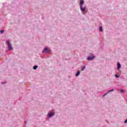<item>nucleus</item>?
<instances>
[{"label": "nucleus", "mask_w": 127, "mask_h": 127, "mask_svg": "<svg viewBox=\"0 0 127 127\" xmlns=\"http://www.w3.org/2000/svg\"><path fill=\"white\" fill-rule=\"evenodd\" d=\"M84 2L85 1H84V0H80L79 7L83 14H85V13H86V7H83V5L84 4Z\"/></svg>", "instance_id": "1"}, {"label": "nucleus", "mask_w": 127, "mask_h": 127, "mask_svg": "<svg viewBox=\"0 0 127 127\" xmlns=\"http://www.w3.org/2000/svg\"><path fill=\"white\" fill-rule=\"evenodd\" d=\"M7 45V49L8 51H11L12 49H13V47L11 46V44H10V41L7 40L6 41Z\"/></svg>", "instance_id": "2"}, {"label": "nucleus", "mask_w": 127, "mask_h": 127, "mask_svg": "<svg viewBox=\"0 0 127 127\" xmlns=\"http://www.w3.org/2000/svg\"><path fill=\"white\" fill-rule=\"evenodd\" d=\"M51 49L50 48H48L47 47H45L43 50L42 52V53H51Z\"/></svg>", "instance_id": "3"}, {"label": "nucleus", "mask_w": 127, "mask_h": 127, "mask_svg": "<svg viewBox=\"0 0 127 127\" xmlns=\"http://www.w3.org/2000/svg\"><path fill=\"white\" fill-rule=\"evenodd\" d=\"M48 116L49 118V119H51V118H53L54 116H55V112L54 110H52L51 112H49L48 113Z\"/></svg>", "instance_id": "4"}, {"label": "nucleus", "mask_w": 127, "mask_h": 127, "mask_svg": "<svg viewBox=\"0 0 127 127\" xmlns=\"http://www.w3.org/2000/svg\"><path fill=\"white\" fill-rule=\"evenodd\" d=\"M95 59V56L94 55L92 54V56H89L86 58L87 61H92Z\"/></svg>", "instance_id": "5"}, {"label": "nucleus", "mask_w": 127, "mask_h": 127, "mask_svg": "<svg viewBox=\"0 0 127 127\" xmlns=\"http://www.w3.org/2000/svg\"><path fill=\"white\" fill-rule=\"evenodd\" d=\"M122 67V65H121V64L120 63L118 62L117 63V69L120 70Z\"/></svg>", "instance_id": "6"}, {"label": "nucleus", "mask_w": 127, "mask_h": 127, "mask_svg": "<svg viewBox=\"0 0 127 127\" xmlns=\"http://www.w3.org/2000/svg\"><path fill=\"white\" fill-rule=\"evenodd\" d=\"M80 71H77V72L75 74V76L76 77H78L79 76V75H80Z\"/></svg>", "instance_id": "7"}, {"label": "nucleus", "mask_w": 127, "mask_h": 127, "mask_svg": "<svg viewBox=\"0 0 127 127\" xmlns=\"http://www.w3.org/2000/svg\"><path fill=\"white\" fill-rule=\"evenodd\" d=\"M86 69V66L84 65L81 67V71H84Z\"/></svg>", "instance_id": "8"}, {"label": "nucleus", "mask_w": 127, "mask_h": 127, "mask_svg": "<svg viewBox=\"0 0 127 127\" xmlns=\"http://www.w3.org/2000/svg\"><path fill=\"white\" fill-rule=\"evenodd\" d=\"M38 68V65H34L33 67V69L34 70H36V69H37Z\"/></svg>", "instance_id": "9"}, {"label": "nucleus", "mask_w": 127, "mask_h": 127, "mask_svg": "<svg viewBox=\"0 0 127 127\" xmlns=\"http://www.w3.org/2000/svg\"><path fill=\"white\" fill-rule=\"evenodd\" d=\"M99 31H100L101 32H102V31H103V27H102V26L100 27Z\"/></svg>", "instance_id": "10"}, {"label": "nucleus", "mask_w": 127, "mask_h": 127, "mask_svg": "<svg viewBox=\"0 0 127 127\" xmlns=\"http://www.w3.org/2000/svg\"><path fill=\"white\" fill-rule=\"evenodd\" d=\"M114 91H115V90L114 89H112L110 90H109L107 93H108V94H109V93H111V92H114Z\"/></svg>", "instance_id": "11"}, {"label": "nucleus", "mask_w": 127, "mask_h": 127, "mask_svg": "<svg viewBox=\"0 0 127 127\" xmlns=\"http://www.w3.org/2000/svg\"><path fill=\"white\" fill-rule=\"evenodd\" d=\"M0 33H1V34H3L4 33V31L3 30H1L0 31Z\"/></svg>", "instance_id": "12"}, {"label": "nucleus", "mask_w": 127, "mask_h": 127, "mask_svg": "<svg viewBox=\"0 0 127 127\" xmlns=\"http://www.w3.org/2000/svg\"><path fill=\"white\" fill-rule=\"evenodd\" d=\"M108 93H106V94H105L104 95H103L102 96V97L104 98V97H106V95H108Z\"/></svg>", "instance_id": "13"}, {"label": "nucleus", "mask_w": 127, "mask_h": 127, "mask_svg": "<svg viewBox=\"0 0 127 127\" xmlns=\"http://www.w3.org/2000/svg\"><path fill=\"white\" fill-rule=\"evenodd\" d=\"M120 91L121 92V93H125V90H123V89H121L120 90Z\"/></svg>", "instance_id": "14"}, {"label": "nucleus", "mask_w": 127, "mask_h": 127, "mask_svg": "<svg viewBox=\"0 0 127 127\" xmlns=\"http://www.w3.org/2000/svg\"><path fill=\"white\" fill-rule=\"evenodd\" d=\"M115 77H116V78H119L120 76H119V75H118V74H115Z\"/></svg>", "instance_id": "15"}, {"label": "nucleus", "mask_w": 127, "mask_h": 127, "mask_svg": "<svg viewBox=\"0 0 127 127\" xmlns=\"http://www.w3.org/2000/svg\"><path fill=\"white\" fill-rule=\"evenodd\" d=\"M124 124H127V119L124 121Z\"/></svg>", "instance_id": "16"}, {"label": "nucleus", "mask_w": 127, "mask_h": 127, "mask_svg": "<svg viewBox=\"0 0 127 127\" xmlns=\"http://www.w3.org/2000/svg\"><path fill=\"white\" fill-rule=\"evenodd\" d=\"M27 124V121H25V124L26 125Z\"/></svg>", "instance_id": "17"}, {"label": "nucleus", "mask_w": 127, "mask_h": 127, "mask_svg": "<svg viewBox=\"0 0 127 127\" xmlns=\"http://www.w3.org/2000/svg\"><path fill=\"white\" fill-rule=\"evenodd\" d=\"M1 84H5V82H2Z\"/></svg>", "instance_id": "18"}]
</instances>
